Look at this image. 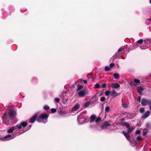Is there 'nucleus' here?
Here are the masks:
<instances>
[{
	"mask_svg": "<svg viewBox=\"0 0 151 151\" xmlns=\"http://www.w3.org/2000/svg\"><path fill=\"white\" fill-rule=\"evenodd\" d=\"M123 48H120L118 49V51L116 52L114 55L115 58H117L122 54L121 52L123 50Z\"/></svg>",
	"mask_w": 151,
	"mask_h": 151,
	"instance_id": "5",
	"label": "nucleus"
},
{
	"mask_svg": "<svg viewBox=\"0 0 151 151\" xmlns=\"http://www.w3.org/2000/svg\"><path fill=\"white\" fill-rule=\"evenodd\" d=\"M137 42L139 44H141L143 42V40L142 39H140L137 41Z\"/></svg>",
	"mask_w": 151,
	"mask_h": 151,
	"instance_id": "31",
	"label": "nucleus"
},
{
	"mask_svg": "<svg viewBox=\"0 0 151 151\" xmlns=\"http://www.w3.org/2000/svg\"><path fill=\"white\" fill-rule=\"evenodd\" d=\"M150 4H151V0L150 1Z\"/></svg>",
	"mask_w": 151,
	"mask_h": 151,
	"instance_id": "49",
	"label": "nucleus"
},
{
	"mask_svg": "<svg viewBox=\"0 0 151 151\" xmlns=\"http://www.w3.org/2000/svg\"><path fill=\"white\" fill-rule=\"evenodd\" d=\"M111 125V124L107 122H104L101 125V128L102 129H106L108 127H110Z\"/></svg>",
	"mask_w": 151,
	"mask_h": 151,
	"instance_id": "6",
	"label": "nucleus"
},
{
	"mask_svg": "<svg viewBox=\"0 0 151 151\" xmlns=\"http://www.w3.org/2000/svg\"><path fill=\"white\" fill-rule=\"evenodd\" d=\"M137 139L138 140H140L142 139V138L141 136H138L137 138Z\"/></svg>",
	"mask_w": 151,
	"mask_h": 151,
	"instance_id": "39",
	"label": "nucleus"
},
{
	"mask_svg": "<svg viewBox=\"0 0 151 151\" xmlns=\"http://www.w3.org/2000/svg\"><path fill=\"white\" fill-rule=\"evenodd\" d=\"M150 77H151V73L150 74Z\"/></svg>",
	"mask_w": 151,
	"mask_h": 151,
	"instance_id": "50",
	"label": "nucleus"
},
{
	"mask_svg": "<svg viewBox=\"0 0 151 151\" xmlns=\"http://www.w3.org/2000/svg\"><path fill=\"white\" fill-rule=\"evenodd\" d=\"M145 111L144 108L143 107L141 108L139 110V111L140 113H143Z\"/></svg>",
	"mask_w": 151,
	"mask_h": 151,
	"instance_id": "27",
	"label": "nucleus"
},
{
	"mask_svg": "<svg viewBox=\"0 0 151 151\" xmlns=\"http://www.w3.org/2000/svg\"><path fill=\"white\" fill-rule=\"evenodd\" d=\"M124 126H125L128 128H129L130 127V125L127 122L124 125Z\"/></svg>",
	"mask_w": 151,
	"mask_h": 151,
	"instance_id": "36",
	"label": "nucleus"
},
{
	"mask_svg": "<svg viewBox=\"0 0 151 151\" xmlns=\"http://www.w3.org/2000/svg\"><path fill=\"white\" fill-rule=\"evenodd\" d=\"M49 115L45 113L42 114L37 117V121L39 122H41V120H45L47 121Z\"/></svg>",
	"mask_w": 151,
	"mask_h": 151,
	"instance_id": "2",
	"label": "nucleus"
},
{
	"mask_svg": "<svg viewBox=\"0 0 151 151\" xmlns=\"http://www.w3.org/2000/svg\"><path fill=\"white\" fill-rule=\"evenodd\" d=\"M149 107L150 108V110L151 111V104H149Z\"/></svg>",
	"mask_w": 151,
	"mask_h": 151,
	"instance_id": "46",
	"label": "nucleus"
},
{
	"mask_svg": "<svg viewBox=\"0 0 151 151\" xmlns=\"http://www.w3.org/2000/svg\"><path fill=\"white\" fill-rule=\"evenodd\" d=\"M124 120V118H122L121 119V121L122 122Z\"/></svg>",
	"mask_w": 151,
	"mask_h": 151,
	"instance_id": "47",
	"label": "nucleus"
},
{
	"mask_svg": "<svg viewBox=\"0 0 151 151\" xmlns=\"http://www.w3.org/2000/svg\"><path fill=\"white\" fill-rule=\"evenodd\" d=\"M0 139H2V138L1 139V138H0Z\"/></svg>",
	"mask_w": 151,
	"mask_h": 151,
	"instance_id": "51",
	"label": "nucleus"
},
{
	"mask_svg": "<svg viewBox=\"0 0 151 151\" xmlns=\"http://www.w3.org/2000/svg\"><path fill=\"white\" fill-rule=\"evenodd\" d=\"M115 66V64L114 63H111L110 64V67L111 68H113Z\"/></svg>",
	"mask_w": 151,
	"mask_h": 151,
	"instance_id": "38",
	"label": "nucleus"
},
{
	"mask_svg": "<svg viewBox=\"0 0 151 151\" xmlns=\"http://www.w3.org/2000/svg\"><path fill=\"white\" fill-rule=\"evenodd\" d=\"M134 81L136 83H139L140 82V81L139 80L136 78L134 79Z\"/></svg>",
	"mask_w": 151,
	"mask_h": 151,
	"instance_id": "28",
	"label": "nucleus"
},
{
	"mask_svg": "<svg viewBox=\"0 0 151 151\" xmlns=\"http://www.w3.org/2000/svg\"><path fill=\"white\" fill-rule=\"evenodd\" d=\"M122 106L123 107L125 108H127L128 106V105L126 104H124L122 103Z\"/></svg>",
	"mask_w": 151,
	"mask_h": 151,
	"instance_id": "30",
	"label": "nucleus"
},
{
	"mask_svg": "<svg viewBox=\"0 0 151 151\" xmlns=\"http://www.w3.org/2000/svg\"><path fill=\"white\" fill-rule=\"evenodd\" d=\"M50 109V107L47 105H45L43 107V109L45 110H48Z\"/></svg>",
	"mask_w": 151,
	"mask_h": 151,
	"instance_id": "24",
	"label": "nucleus"
},
{
	"mask_svg": "<svg viewBox=\"0 0 151 151\" xmlns=\"http://www.w3.org/2000/svg\"><path fill=\"white\" fill-rule=\"evenodd\" d=\"M137 88L138 92L139 94L141 95L142 92L144 90V88L141 86L137 87Z\"/></svg>",
	"mask_w": 151,
	"mask_h": 151,
	"instance_id": "13",
	"label": "nucleus"
},
{
	"mask_svg": "<svg viewBox=\"0 0 151 151\" xmlns=\"http://www.w3.org/2000/svg\"><path fill=\"white\" fill-rule=\"evenodd\" d=\"M13 131H14L13 129V128H12V127L10 128L9 129H8L7 130V132L8 133L10 134V133H12L13 132Z\"/></svg>",
	"mask_w": 151,
	"mask_h": 151,
	"instance_id": "20",
	"label": "nucleus"
},
{
	"mask_svg": "<svg viewBox=\"0 0 151 151\" xmlns=\"http://www.w3.org/2000/svg\"><path fill=\"white\" fill-rule=\"evenodd\" d=\"M100 101L101 102H104L106 100V99L104 97H102L100 98Z\"/></svg>",
	"mask_w": 151,
	"mask_h": 151,
	"instance_id": "25",
	"label": "nucleus"
},
{
	"mask_svg": "<svg viewBox=\"0 0 151 151\" xmlns=\"http://www.w3.org/2000/svg\"><path fill=\"white\" fill-rule=\"evenodd\" d=\"M100 87V85L99 83H96L95 85V87L96 88H99Z\"/></svg>",
	"mask_w": 151,
	"mask_h": 151,
	"instance_id": "35",
	"label": "nucleus"
},
{
	"mask_svg": "<svg viewBox=\"0 0 151 151\" xmlns=\"http://www.w3.org/2000/svg\"><path fill=\"white\" fill-rule=\"evenodd\" d=\"M103 93H101L100 94V96H101L103 94Z\"/></svg>",
	"mask_w": 151,
	"mask_h": 151,
	"instance_id": "48",
	"label": "nucleus"
},
{
	"mask_svg": "<svg viewBox=\"0 0 151 151\" xmlns=\"http://www.w3.org/2000/svg\"><path fill=\"white\" fill-rule=\"evenodd\" d=\"M122 133L125 137L126 139L128 141H129L130 137L129 133L128 132H126L124 131L122 132Z\"/></svg>",
	"mask_w": 151,
	"mask_h": 151,
	"instance_id": "7",
	"label": "nucleus"
},
{
	"mask_svg": "<svg viewBox=\"0 0 151 151\" xmlns=\"http://www.w3.org/2000/svg\"><path fill=\"white\" fill-rule=\"evenodd\" d=\"M13 131L16 130L18 129H21V126H19V125H17L15 126L12 127Z\"/></svg>",
	"mask_w": 151,
	"mask_h": 151,
	"instance_id": "17",
	"label": "nucleus"
},
{
	"mask_svg": "<svg viewBox=\"0 0 151 151\" xmlns=\"http://www.w3.org/2000/svg\"><path fill=\"white\" fill-rule=\"evenodd\" d=\"M52 112L53 113H55L56 111V110L55 109L52 108L51 109Z\"/></svg>",
	"mask_w": 151,
	"mask_h": 151,
	"instance_id": "34",
	"label": "nucleus"
},
{
	"mask_svg": "<svg viewBox=\"0 0 151 151\" xmlns=\"http://www.w3.org/2000/svg\"><path fill=\"white\" fill-rule=\"evenodd\" d=\"M110 94V91H107L105 92V95L106 96H108Z\"/></svg>",
	"mask_w": 151,
	"mask_h": 151,
	"instance_id": "37",
	"label": "nucleus"
},
{
	"mask_svg": "<svg viewBox=\"0 0 151 151\" xmlns=\"http://www.w3.org/2000/svg\"><path fill=\"white\" fill-rule=\"evenodd\" d=\"M106 83H103L101 85V87L103 88H105L106 87Z\"/></svg>",
	"mask_w": 151,
	"mask_h": 151,
	"instance_id": "40",
	"label": "nucleus"
},
{
	"mask_svg": "<svg viewBox=\"0 0 151 151\" xmlns=\"http://www.w3.org/2000/svg\"><path fill=\"white\" fill-rule=\"evenodd\" d=\"M134 127H129L128 128V129H127V132H128L129 133H131L134 130Z\"/></svg>",
	"mask_w": 151,
	"mask_h": 151,
	"instance_id": "16",
	"label": "nucleus"
},
{
	"mask_svg": "<svg viewBox=\"0 0 151 151\" xmlns=\"http://www.w3.org/2000/svg\"><path fill=\"white\" fill-rule=\"evenodd\" d=\"M111 96H112L113 97H115L119 95V94L116 92L115 90H113L111 92Z\"/></svg>",
	"mask_w": 151,
	"mask_h": 151,
	"instance_id": "10",
	"label": "nucleus"
},
{
	"mask_svg": "<svg viewBox=\"0 0 151 151\" xmlns=\"http://www.w3.org/2000/svg\"><path fill=\"white\" fill-rule=\"evenodd\" d=\"M110 108L108 106H107L106 107L105 109V111L107 112H108L110 111Z\"/></svg>",
	"mask_w": 151,
	"mask_h": 151,
	"instance_id": "23",
	"label": "nucleus"
},
{
	"mask_svg": "<svg viewBox=\"0 0 151 151\" xmlns=\"http://www.w3.org/2000/svg\"><path fill=\"white\" fill-rule=\"evenodd\" d=\"M140 130H137L136 132V133L137 134H139L140 133Z\"/></svg>",
	"mask_w": 151,
	"mask_h": 151,
	"instance_id": "42",
	"label": "nucleus"
},
{
	"mask_svg": "<svg viewBox=\"0 0 151 151\" xmlns=\"http://www.w3.org/2000/svg\"><path fill=\"white\" fill-rule=\"evenodd\" d=\"M126 122H121L119 123V124L121 125H122L124 126V125L125 124Z\"/></svg>",
	"mask_w": 151,
	"mask_h": 151,
	"instance_id": "41",
	"label": "nucleus"
},
{
	"mask_svg": "<svg viewBox=\"0 0 151 151\" xmlns=\"http://www.w3.org/2000/svg\"><path fill=\"white\" fill-rule=\"evenodd\" d=\"M141 103L142 106H145L147 104L149 105L151 104V100H147L145 98H143L142 100Z\"/></svg>",
	"mask_w": 151,
	"mask_h": 151,
	"instance_id": "3",
	"label": "nucleus"
},
{
	"mask_svg": "<svg viewBox=\"0 0 151 151\" xmlns=\"http://www.w3.org/2000/svg\"><path fill=\"white\" fill-rule=\"evenodd\" d=\"M11 135L10 134H8L4 136V137L2 138V140L6 139L11 137Z\"/></svg>",
	"mask_w": 151,
	"mask_h": 151,
	"instance_id": "21",
	"label": "nucleus"
},
{
	"mask_svg": "<svg viewBox=\"0 0 151 151\" xmlns=\"http://www.w3.org/2000/svg\"><path fill=\"white\" fill-rule=\"evenodd\" d=\"M54 101L56 103H59L60 101V99L58 98H55L54 99Z\"/></svg>",
	"mask_w": 151,
	"mask_h": 151,
	"instance_id": "33",
	"label": "nucleus"
},
{
	"mask_svg": "<svg viewBox=\"0 0 151 151\" xmlns=\"http://www.w3.org/2000/svg\"><path fill=\"white\" fill-rule=\"evenodd\" d=\"M96 116L95 115H92L90 117L91 121L90 122L91 123L92 122L94 121L96 118Z\"/></svg>",
	"mask_w": 151,
	"mask_h": 151,
	"instance_id": "15",
	"label": "nucleus"
},
{
	"mask_svg": "<svg viewBox=\"0 0 151 151\" xmlns=\"http://www.w3.org/2000/svg\"><path fill=\"white\" fill-rule=\"evenodd\" d=\"M90 101H89L85 103L84 105V108L87 107L89 106L90 104Z\"/></svg>",
	"mask_w": 151,
	"mask_h": 151,
	"instance_id": "22",
	"label": "nucleus"
},
{
	"mask_svg": "<svg viewBox=\"0 0 151 151\" xmlns=\"http://www.w3.org/2000/svg\"><path fill=\"white\" fill-rule=\"evenodd\" d=\"M38 114L39 113L38 112H37L35 114L29 119V122L32 123H34L36 120Z\"/></svg>",
	"mask_w": 151,
	"mask_h": 151,
	"instance_id": "4",
	"label": "nucleus"
},
{
	"mask_svg": "<svg viewBox=\"0 0 151 151\" xmlns=\"http://www.w3.org/2000/svg\"><path fill=\"white\" fill-rule=\"evenodd\" d=\"M141 99V96H138L137 100L139 102H140Z\"/></svg>",
	"mask_w": 151,
	"mask_h": 151,
	"instance_id": "43",
	"label": "nucleus"
},
{
	"mask_svg": "<svg viewBox=\"0 0 151 151\" xmlns=\"http://www.w3.org/2000/svg\"><path fill=\"white\" fill-rule=\"evenodd\" d=\"M110 69V67L108 66H106L105 67L104 70L105 71H109Z\"/></svg>",
	"mask_w": 151,
	"mask_h": 151,
	"instance_id": "26",
	"label": "nucleus"
},
{
	"mask_svg": "<svg viewBox=\"0 0 151 151\" xmlns=\"http://www.w3.org/2000/svg\"><path fill=\"white\" fill-rule=\"evenodd\" d=\"M111 87L113 88L117 89L120 87V85L117 83H112L111 85Z\"/></svg>",
	"mask_w": 151,
	"mask_h": 151,
	"instance_id": "8",
	"label": "nucleus"
},
{
	"mask_svg": "<svg viewBox=\"0 0 151 151\" xmlns=\"http://www.w3.org/2000/svg\"><path fill=\"white\" fill-rule=\"evenodd\" d=\"M85 94V92L83 90L80 91L78 93V95L80 97H83Z\"/></svg>",
	"mask_w": 151,
	"mask_h": 151,
	"instance_id": "12",
	"label": "nucleus"
},
{
	"mask_svg": "<svg viewBox=\"0 0 151 151\" xmlns=\"http://www.w3.org/2000/svg\"><path fill=\"white\" fill-rule=\"evenodd\" d=\"M27 124L28 123L27 122H21L20 123V125H19V126H21V129L22 127L23 128L26 127L27 126Z\"/></svg>",
	"mask_w": 151,
	"mask_h": 151,
	"instance_id": "11",
	"label": "nucleus"
},
{
	"mask_svg": "<svg viewBox=\"0 0 151 151\" xmlns=\"http://www.w3.org/2000/svg\"><path fill=\"white\" fill-rule=\"evenodd\" d=\"M16 112L14 110H11L6 111L3 114V118L4 120L9 121V119H12L16 116Z\"/></svg>",
	"mask_w": 151,
	"mask_h": 151,
	"instance_id": "1",
	"label": "nucleus"
},
{
	"mask_svg": "<svg viewBox=\"0 0 151 151\" xmlns=\"http://www.w3.org/2000/svg\"><path fill=\"white\" fill-rule=\"evenodd\" d=\"M113 76L115 79H118L119 78V75L118 73H114Z\"/></svg>",
	"mask_w": 151,
	"mask_h": 151,
	"instance_id": "18",
	"label": "nucleus"
},
{
	"mask_svg": "<svg viewBox=\"0 0 151 151\" xmlns=\"http://www.w3.org/2000/svg\"><path fill=\"white\" fill-rule=\"evenodd\" d=\"M83 81L85 83H87V81L85 80H83Z\"/></svg>",
	"mask_w": 151,
	"mask_h": 151,
	"instance_id": "44",
	"label": "nucleus"
},
{
	"mask_svg": "<svg viewBox=\"0 0 151 151\" xmlns=\"http://www.w3.org/2000/svg\"><path fill=\"white\" fill-rule=\"evenodd\" d=\"M83 88V86L82 85L78 84L77 86V91H79L81 90Z\"/></svg>",
	"mask_w": 151,
	"mask_h": 151,
	"instance_id": "19",
	"label": "nucleus"
},
{
	"mask_svg": "<svg viewBox=\"0 0 151 151\" xmlns=\"http://www.w3.org/2000/svg\"><path fill=\"white\" fill-rule=\"evenodd\" d=\"M31 126L32 125H30L29 126V127H28L29 129L31 128Z\"/></svg>",
	"mask_w": 151,
	"mask_h": 151,
	"instance_id": "45",
	"label": "nucleus"
},
{
	"mask_svg": "<svg viewBox=\"0 0 151 151\" xmlns=\"http://www.w3.org/2000/svg\"><path fill=\"white\" fill-rule=\"evenodd\" d=\"M80 106V104L78 103H77L73 107L72 110L73 111L77 110L79 108Z\"/></svg>",
	"mask_w": 151,
	"mask_h": 151,
	"instance_id": "9",
	"label": "nucleus"
},
{
	"mask_svg": "<svg viewBox=\"0 0 151 151\" xmlns=\"http://www.w3.org/2000/svg\"><path fill=\"white\" fill-rule=\"evenodd\" d=\"M147 129H144L143 131V135L145 136L146 135L147 133Z\"/></svg>",
	"mask_w": 151,
	"mask_h": 151,
	"instance_id": "32",
	"label": "nucleus"
},
{
	"mask_svg": "<svg viewBox=\"0 0 151 151\" xmlns=\"http://www.w3.org/2000/svg\"><path fill=\"white\" fill-rule=\"evenodd\" d=\"M101 119V118L100 117H98L96 119L95 122L96 123H98L99 121H100Z\"/></svg>",
	"mask_w": 151,
	"mask_h": 151,
	"instance_id": "29",
	"label": "nucleus"
},
{
	"mask_svg": "<svg viewBox=\"0 0 151 151\" xmlns=\"http://www.w3.org/2000/svg\"><path fill=\"white\" fill-rule=\"evenodd\" d=\"M150 111H147L142 116V117L144 118H146L148 116L150 115Z\"/></svg>",
	"mask_w": 151,
	"mask_h": 151,
	"instance_id": "14",
	"label": "nucleus"
}]
</instances>
